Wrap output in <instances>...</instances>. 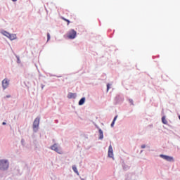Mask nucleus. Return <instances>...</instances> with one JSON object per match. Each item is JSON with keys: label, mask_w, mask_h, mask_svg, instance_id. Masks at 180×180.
Masks as SVG:
<instances>
[{"label": "nucleus", "mask_w": 180, "mask_h": 180, "mask_svg": "<svg viewBox=\"0 0 180 180\" xmlns=\"http://www.w3.org/2000/svg\"><path fill=\"white\" fill-rule=\"evenodd\" d=\"M9 168V162L6 160H0V170L6 171Z\"/></svg>", "instance_id": "f257e3e1"}, {"label": "nucleus", "mask_w": 180, "mask_h": 180, "mask_svg": "<svg viewBox=\"0 0 180 180\" xmlns=\"http://www.w3.org/2000/svg\"><path fill=\"white\" fill-rule=\"evenodd\" d=\"M68 39H70L71 40L75 39L77 37V31L74 30H70L68 33Z\"/></svg>", "instance_id": "f03ea898"}, {"label": "nucleus", "mask_w": 180, "mask_h": 180, "mask_svg": "<svg viewBox=\"0 0 180 180\" xmlns=\"http://www.w3.org/2000/svg\"><path fill=\"white\" fill-rule=\"evenodd\" d=\"M40 124V118L39 117H37L34 122H33V130L34 131H37L38 129H39V124Z\"/></svg>", "instance_id": "7ed1b4c3"}, {"label": "nucleus", "mask_w": 180, "mask_h": 180, "mask_svg": "<svg viewBox=\"0 0 180 180\" xmlns=\"http://www.w3.org/2000/svg\"><path fill=\"white\" fill-rule=\"evenodd\" d=\"M51 149H52L53 151H56V153H58V154H63V150L58 146H57L56 143L53 144L52 146H51Z\"/></svg>", "instance_id": "20e7f679"}, {"label": "nucleus", "mask_w": 180, "mask_h": 180, "mask_svg": "<svg viewBox=\"0 0 180 180\" xmlns=\"http://www.w3.org/2000/svg\"><path fill=\"white\" fill-rule=\"evenodd\" d=\"M160 158L165 160L166 161L172 162L174 161V158L165 155H160Z\"/></svg>", "instance_id": "39448f33"}, {"label": "nucleus", "mask_w": 180, "mask_h": 180, "mask_svg": "<svg viewBox=\"0 0 180 180\" xmlns=\"http://www.w3.org/2000/svg\"><path fill=\"white\" fill-rule=\"evenodd\" d=\"M2 86H3L4 89H6V88H8V86H9V80H8L7 79H4L2 81Z\"/></svg>", "instance_id": "423d86ee"}, {"label": "nucleus", "mask_w": 180, "mask_h": 180, "mask_svg": "<svg viewBox=\"0 0 180 180\" xmlns=\"http://www.w3.org/2000/svg\"><path fill=\"white\" fill-rule=\"evenodd\" d=\"M108 157L113 158V148H112V145H110L108 147Z\"/></svg>", "instance_id": "0eeeda50"}, {"label": "nucleus", "mask_w": 180, "mask_h": 180, "mask_svg": "<svg viewBox=\"0 0 180 180\" xmlns=\"http://www.w3.org/2000/svg\"><path fill=\"white\" fill-rule=\"evenodd\" d=\"M68 99H75L77 98V94L75 93H69L68 94Z\"/></svg>", "instance_id": "6e6552de"}, {"label": "nucleus", "mask_w": 180, "mask_h": 180, "mask_svg": "<svg viewBox=\"0 0 180 180\" xmlns=\"http://www.w3.org/2000/svg\"><path fill=\"white\" fill-rule=\"evenodd\" d=\"M84 103H85V97L82 98L79 101V106L82 105Z\"/></svg>", "instance_id": "1a4fd4ad"}, {"label": "nucleus", "mask_w": 180, "mask_h": 180, "mask_svg": "<svg viewBox=\"0 0 180 180\" xmlns=\"http://www.w3.org/2000/svg\"><path fill=\"white\" fill-rule=\"evenodd\" d=\"M98 133L100 134V140H102L103 139V131H102V129H99L98 130Z\"/></svg>", "instance_id": "9d476101"}, {"label": "nucleus", "mask_w": 180, "mask_h": 180, "mask_svg": "<svg viewBox=\"0 0 180 180\" xmlns=\"http://www.w3.org/2000/svg\"><path fill=\"white\" fill-rule=\"evenodd\" d=\"M72 169H73L74 172H75V174H77V175H79V172H78V169H77V166L73 165L72 166Z\"/></svg>", "instance_id": "9b49d317"}, {"label": "nucleus", "mask_w": 180, "mask_h": 180, "mask_svg": "<svg viewBox=\"0 0 180 180\" xmlns=\"http://www.w3.org/2000/svg\"><path fill=\"white\" fill-rule=\"evenodd\" d=\"M8 39H10V40H15V39H16V34H11L8 36Z\"/></svg>", "instance_id": "f8f14e48"}, {"label": "nucleus", "mask_w": 180, "mask_h": 180, "mask_svg": "<svg viewBox=\"0 0 180 180\" xmlns=\"http://www.w3.org/2000/svg\"><path fill=\"white\" fill-rule=\"evenodd\" d=\"M162 124H167L168 121H167V119H165V116H163V117H162Z\"/></svg>", "instance_id": "ddd939ff"}, {"label": "nucleus", "mask_w": 180, "mask_h": 180, "mask_svg": "<svg viewBox=\"0 0 180 180\" xmlns=\"http://www.w3.org/2000/svg\"><path fill=\"white\" fill-rule=\"evenodd\" d=\"M3 34H4V36H6V37H9V35H10L11 34H9V32H6V31H4V32H3Z\"/></svg>", "instance_id": "4468645a"}, {"label": "nucleus", "mask_w": 180, "mask_h": 180, "mask_svg": "<svg viewBox=\"0 0 180 180\" xmlns=\"http://www.w3.org/2000/svg\"><path fill=\"white\" fill-rule=\"evenodd\" d=\"M63 20H65V22H68V25H70V20H68L67 18H64L63 17H62Z\"/></svg>", "instance_id": "2eb2a0df"}, {"label": "nucleus", "mask_w": 180, "mask_h": 180, "mask_svg": "<svg viewBox=\"0 0 180 180\" xmlns=\"http://www.w3.org/2000/svg\"><path fill=\"white\" fill-rule=\"evenodd\" d=\"M47 40L49 41V40H50V33L47 34Z\"/></svg>", "instance_id": "dca6fc26"}, {"label": "nucleus", "mask_w": 180, "mask_h": 180, "mask_svg": "<svg viewBox=\"0 0 180 180\" xmlns=\"http://www.w3.org/2000/svg\"><path fill=\"white\" fill-rule=\"evenodd\" d=\"M110 88V85L109 84H107V91H109Z\"/></svg>", "instance_id": "f3484780"}, {"label": "nucleus", "mask_w": 180, "mask_h": 180, "mask_svg": "<svg viewBox=\"0 0 180 180\" xmlns=\"http://www.w3.org/2000/svg\"><path fill=\"white\" fill-rule=\"evenodd\" d=\"M115 126V121H112L111 123V127H113Z\"/></svg>", "instance_id": "a211bd4d"}, {"label": "nucleus", "mask_w": 180, "mask_h": 180, "mask_svg": "<svg viewBox=\"0 0 180 180\" xmlns=\"http://www.w3.org/2000/svg\"><path fill=\"white\" fill-rule=\"evenodd\" d=\"M117 119V115H116L114 119H113V121L112 122H116V120Z\"/></svg>", "instance_id": "6ab92c4d"}, {"label": "nucleus", "mask_w": 180, "mask_h": 180, "mask_svg": "<svg viewBox=\"0 0 180 180\" xmlns=\"http://www.w3.org/2000/svg\"><path fill=\"white\" fill-rule=\"evenodd\" d=\"M141 148H146V145H142Z\"/></svg>", "instance_id": "aec40b11"}, {"label": "nucleus", "mask_w": 180, "mask_h": 180, "mask_svg": "<svg viewBox=\"0 0 180 180\" xmlns=\"http://www.w3.org/2000/svg\"><path fill=\"white\" fill-rule=\"evenodd\" d=\"M6 98H11V95H7Z\"/></svg>", "instance_id": "412c9836"}, {"label": "nucleus", "mask_w": 180, "mask_h": 180, "mask_svg": "<svg viewBox=\"0 0 180 180\" xmlns=\"http://www.w3.org/2000/svg\"><path fill=\"white\" fill-rule=\"evenodd\" d=\"M2 124L5 126V124H6V122H3Z\"/></svg>", "instance_id": "4be33fe9"}, {"label": "nucleus", "mask_w": 180, "mask_h": 180, "mask_svg": "<svg viewBox=\"0 0 180 180\" xmlns=\"http://www.w3.org/2000/svg\"><path fill=\"white\" fill-rule=\"evenodd\" d=\"M13 1V2H16V1H18V0H12Z\"/></svg>", "instance_id": "5701e85b"}]
</instances>
